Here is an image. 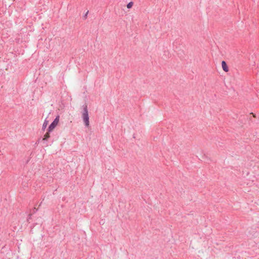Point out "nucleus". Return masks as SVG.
<instances>
[{"label":"nucleus","instance_id":"obj_1","mask_svg":"<svg viewBox=\"0 0 259 259\" xmlns=\"http://www.w3.org/2000/svg\"><path fill=\"white\" fill-rule=\"evenodd\" d=\"M82 116L85 127L88 128L89 130H91L89 122V116L87 105H85L83 108V112L82 113Z\"/></svg>","mask_w":259,"mask_h":259},{"label":"nucleus","instance_id":"obj_2","mask_svg":"<svg viewBox=\"0 0 259 259\" xmlns=\"http://www.w3.org/2000/svg\"><path fill=\"white\" fill-rule=\"evenodd\" d=\"M59 121V116L58 115L56 117L54 121L49 125L48 131L49 132H52L57 126Z\"/></svg>","mask_w":259,"mask_h":259},{"label":"nucleus","instance_id":"obj_3","mask_svg":"<svg viewBox=\"0 0 259 259\" xmlns=\"http://www.w3.org/2000/svg\"><path fill=\"white\" fill-rule=\"evenodd\" d=\"M222 66L223 69L225 72H228V70H229L227 64V63H226L225 61H222Z\"/></svg>","mask_w":259,"mask_h":259},{"label":"nucleus","instance_id":"obj_4","mask_svg":"<svg viewBox=\"0 0 259 259\" xmlns=\"http://www.w3.org/2000/svg\"><path fill=\"white\" fill-rule=\"evenodd\" d=\"M50 132L49 131L45 134V135L44 136V138H42V141H47L48 139L50 138Z\"/></svg>","mask_w":259,"mask_h":259},{"label":"nucleus","instance_id":"obj_5","mask_svg":"<svg viewBox=\"0 0 259 259\" xmlns=\"http://www.w3.org/2000/svg\"><path fill=\"white\" fill-rule=\"evenodd\" d=\"M48 121H47L46 120H45L43 124H42V130H45V128H46V127L48 125Z\"/></svg>","mask_w":259,"mask_h":259},{"label":"nucleus","instance_id":"obj_6","mask_svg":"<svg viewBox=\"0 0 259 259\" xmlns=\"http://www.w3.org/2000/svg\"><path fill=\"white\" fill-rule=\"evenodd\" d=\"M133 6V3L131 2H130L129 3L127 4V8L128 9H130L132 7V6Z\"/></svg>","mask_w":259,"mask_h":259},{"label":"nucleus","instance_id":"obj_7","mask_svg":"<svg viewBox=\"0 0 259 259\" xmlns=\"http://www.w3.org/2000/svg\"><path fill=\"white\" fill-rule=\"evenodd\" d=\"M88 13H89V11H88L86 12V13L85 14L84 16H83V17H84V18H85V19H86V18H87V15H88Z\"/></svg>","mask_w":259,"mask_h":259},{"label":"nucleus","instance_id":"obj_8","mask_svg":"<svg viewBox=\"0 0 259 259\" xmlns=\"http://www.w3.org/2000/svg\"><path fill=\"white\" fill-rule=\"evenodd\" d=\"M31 215H32L31 214H29L28 218L27 219L28 221H29V219H31Z\"/></svg>","mask_w":259,"mask_h":259},{"label":"nucleus","instance_id":"obj_9","mask_svg":"<svg viewBox=\"0 0 259 259\" xmlns=\"http://www.w3.org/2000/svg\"><path fill=\"white\" fill-rule=\"evenodd\" d=\"M34 211H36V210L35 209V207L34 208Z\"/></svg>","mask_w":259,"mask_h":259}]
</instances>
